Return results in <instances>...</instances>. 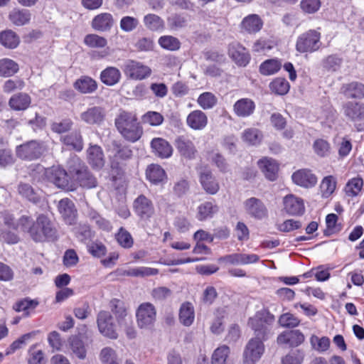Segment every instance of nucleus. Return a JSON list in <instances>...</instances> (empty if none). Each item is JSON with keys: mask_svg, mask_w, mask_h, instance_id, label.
<instances>
[{"mask_svg": "<svg viewBox=\"0 0 364 364\" xmlns=\"http://www.w3.org/2000/svg\"><path fill=\"white\" fill-rule=\"evenodd\" d=\"M195 311L193 306L190 302H184L179 310L180 322L185 326H190L194 321Z\"/></svg>", "mask_w": 364, "mask_h": 364, "instance_id": "42", "label": "nucleus"}, {"mask_svg": "<svg viewBox=\"0 0 364 364\" xmlns=\"http://www.w3.org/2000/svg\"><path fill=\"white\" fill-rule=\"evenodd\" d=\"M139 20L130 16H123L119 22V27L122 31L126 33H129L134 31L139 26Z\"/></svg>", "mask_w": 364, "mask_h": 364, "instance_id": "64", "label": "nucleus"}, {"mask_svg": "<svg viewBox=\"0 0 364 364\" xmlns=\"http://www.w3.org/2000/svg\"><path fill=\"white\" fill-rule=\"evenodd\" d=\"M18 191L20 195L33 203H38L41 200L32 186L28 183L19 184Z\"/></svg>", "mask_w": 364, "mask_h": 364, "instance_id": "58", "label": "nucleus"}, {"mask_svg": "<svg viewBox=\"0 0 364 364\" xmlns=\"http://www.w3.org/2000/svg\"><path fill=\"white\" fill-rule=\"evenodd\" d=\"M114 124L122 137L129 142L137 141L143 134V128L136 114L132 112L120 110L114 119Z\"/></svg>", "mask_w": 364, "mask_h": 364, "instance_id": "2", "label": "nucleus"}, {"mask_svg": "<svg viewBox=\"0 0 364 364\" xmlns=\"http://www.w3.org/2000/svg\"><path fill=\"white\" fill-rule=\"evenodd\" d=\"M206 159L211 164L215 165L220 171L226 173L228 171L229 165L225 158L218 149H212L206 151Z\"/></svg>", "mask_w": 364, "mask_h": 364, "instance_id": "41", "label": "nucleus"}, {"mask_svg": "<svg viewBox=\"0 0 364 364\" xmlns=\"http://www.w3.org/2000/svg\"><path fill=\"white\" fill-rule=\"evenodd\" d=\"M136 322L140 328H151L156 318L154 306L149 302L139 305L136 312Z\"/></svg>", "mask_w": 364, "mask_h": 364, "instance_id": "9", "label": "nucleus"}, {"mask_svg": "<svg viewBox=\"0 0 364 364\" xmlns=\"http://www.w3.org/2000/svg\"><path fill=\"white\" fill-rule=\"evenodd\" d=\"M199 181L204 191L208 194L215 195L220 189L218 181L212 171L208 169H205L200 172Z\"/></svg>", "mask_w": 364, "mask_h": 364, "instance_id": "23", "label": "nucleus"}, {"mask_svg": "<svg viewBox=\"0 0 364 364\" xmlns=\"http://www.w3.org/2000/svg\"><path fill=\"white\" fill-rule=\"evenodd\" d=\"M304 335L299 330H290L280 333L277 337V343L288 345L289 347H297L304 343Z\"/></svg>", "mask_w": 364, "mask_h": 364, "instance_id": "22", "label": "nucleus"}, {"mask_svg": "<svg viewBox=\"0 0 364 364\" xmlns=\"http://www.w3.org/2000/svg\"><path fill=\"white\" fill-rule=\"evenodd\" d=\"M68 343L73 354L80 360L85 359L87 356V348L81 334L70 336Z\"/></svg>", "mask_w": 364, "mask_h": 364, "instance_id": "38", "label": "nucleus"}, {"mask_svg": "<svg viewBox=\"0 0 364 364\" xmlns=\"http://www.w3.org/2000/svg\"><path fill=\"white\" fill-rule=\"evenodd\" d=\"M44 151L43 143L38 140L26 141L16 148V154L19 159L30 161L40 159Z\"/></svg>", "mask_w": 364, "mask_h": 364, "instance_id": "7", "label": "nucleus"}, {"mask_svg": "<svg viewBox=\"0 0 364 364\" xmlns=\"http://www.w3.org/2000/svg\"><path fill=\"white\" fill-rule=\"evenodd\" d=\"M61 140L64 144L71 146L77 151L83 148L82 137L79 131H75L64 136Z\"/></svg>", "mask_w": 364, "mask_h": 364, "instance_id": "46", "label": "nucleus"}, {"mask_svg": "<svg viewBox=\"0 0 364 364\" xmlns=\"http://www.w3.org/2000/svg\"><path fill=\"white\" fill-rule=\"evenodd\" d=\"M197 210L196 218L199 221H205L213 218L219 208L214 201H205L198 205Z\"/></svg>", "mask_w": 364, "mask_h": 364, "instance_id": "37", "label": "nucleus"}, {"mask_svg": "<svg viewBox=\"0 0 364 364\" xmlns=\"http://www.w3.org/2000/svg\"><path fill=\"white\" fill-rule=\"evenodd\" d=\"M9 20L16 26L27 24L31 20V13L27 9H14L9 16Z\"/></svg>", "mask_w": 364, "mask_h": 364, "instance_id": "45", "label": "nucleus"}, {"mask_svg": "<svg viewBox=\"0 0 364 364\" xmlns=\"http://www.w3.org/2000/svg\"><path fill=\"white\" fill-rule=\"evenodd\" d=\"M144 23L148 29L152 31H161L164 28V20L158 15L154 14H149L144 16Z\"/></svg>", "mask_w": 364, "mask_h": 364, "instance_id": "49", "label": "nucleus"}, {"mask_svg": "<svg viewBox=\"0 0 364 364\" xmlns=\"http://www.w3.org/2000/svg\"><path fill=\"white\" fill-rule=\"evenodd\" d=\"M343 115L351 122L364 119V102L360 101H347L342 105Z\"/></svg>", "mask_w": 364, "mask_h": 364, "instance_id": "17", "label": "nucleus"}, {"mask_svg": "<svg viewBox=\"0 0 364 364\" xmlns=\"http://www.w3.org/2000/svg\"><path fill=\"white\" fill-rule=\"evenodd\" d=\"M255 103L249 98H242L235 102L233 109L240 117H247L252 115L255 109Z\"/></svg>", "mask_w": 364, "mask_h": 364, "instance_id": "32", "label": "nucleus"}, {"mask_svg": "<svg viewBox=\"0 0 364 364\" xmlns=\"http://www.w3.org/2000/svg\"><path fill=\"white\" fill-rule=\"evenodd\" d=\"M283 210L289 215H301L305 211L304 200L293 194H289L283 198Z\"/></svg>", "mask_w": 364, "mask_h": 364, "instance_id": "18", "label": "nucleus"}, {"mask_svg": "<svg viewBox=\"0 0 364 364\" xmlns=\"http://www.w3.org/2000/svg\"><path fill=\"white\" fill-rule=\"evenodd\" d=\"M257 164L266 178L271 181L277 179L279 165L274 159L264 157L258 161Z\"/></svg>", "mask_w": 364, "mask_h": 364, "instance_id": "28", "label": "nucleus"}, {"mask_svg": "<svg viewBox=\"0 0 364 364\" xmlns=\"http://www.w3.org/2000/svg\"><path fill=\"white\" fill-rule=\"evenodd\" d=\"M321 33L310 29L300 34L296 41V50L301 53H312L319 50L321 46Z\"/></svg>", "mask_w": 364, "mask_h": 364, "instance_id": "6", "label": "nucleus"}, {"mask_svg": "<svg viewBox=\"0 0 364 364\" xmlns=\"http://www.w3.org/2000/svg\"><path fill=\"white\" fill-rule=\"evenodd\" d=\"M338 216L335 213L328 214L326 217V229L324 235L329 236L338 233L341 230V225L337 223Z\"/></svg>", "mask_w": 364, "mask_h": 364, "instance_id": "56", "label": "nucleus"}, {"mask_svg": "<svg viewBox=\"0 0 364 364\" xmlns=\"http://www.w3.org/2000/svg\"><path fill=\"white\" fill-rule=\"evenodd\" d=\"M151 148L155 156L161 159H168L172 156L173 148L164 139L155 137L151 141Z\"/></svg>", "mask_w": 364, "mask_h": 364, "instance_id": "24", "label": "nucleus"}, {"mask_svg": "<svg viewBox=\"0 0 364 364\" xmlns=\"http://www.w3.org/2000/svg\"><path fill=\"white\" fill-rule=\"evenodd\" d=\"M19 70L17 63L9 58L0 60V76L8 77L14 75Z\"/></svg>", "mask_w": 364, "mask_h": 364, "instance_id": "47", "label": "nucleus"}, {"mask_svg": "<svg viewBox=\"0 0 364 364\" xmlns=\"http://www.w3.org/2000/svg\"><path fill=\"white\" fill-rule=\"evenodd\" d=\"M175 146L181 155L185 158L191 159L195 157L196 153L195 145L187 136H178L175 140Z\"/></svg>", "mask_w": 364, "mask_h": 364, "instance_id": "29", "label": "nucleus"}, {"mask_svg": "<svg viewBox=\"0 0 364 364\" xmlns=\"http://www.w3.org/2000/svg\"><path fill=\"white\" fill-rule=\"evenodd\" d=\"M343 61V58L339 55L331 54L322 60L321 65L327 72L334 73L341 68Z\"/></svg>", "mask_w": 364, "mask_h": 364, "instance_id": "43", "label": "nucleus"}, {"mask_svg": "<svg viewBox=\"0 0 364 364\" xmlns=\"http://www.w3.org/2000/svg\"><path fill=\"white\" fill-rule=\"evenodd\" d=\"M230 353V348L226 345L219 346L212 355L211 364H226Z\"/></svg>", "mask_w": 364, "mask_h": 364, "instance_id": "53", "label": "nucleus"}, {"mask_svg": "<svg viewBox=\"0 0 364 364\" xmlns=\"http://www.w3.org/2000/svg\"><path fill=\"white\" fill-rule=\"evenodd\" d=\"M159 274V269L148 267H140L136 268H131L127 270H124L123 275L129 277H148L152 275H156Z\"/></svg>", "mask_w": 364, "mask_h": 364, "instance_id": "51", "label": "nucleus"}, {"mask_svg": "<svg viewBox=\"0 0 364 364\" xmlns=\"http://www.w3.org/2000/svg\"><path fill=\"white\" fill-rule=\"evenodd\" d=\"M242 139L250 145H256L260 143L262 139V132L256 128H249L244 130Z\"/></svg>", "mask_w": 364, "mask_h": 364, "instance_id": "57", "label": "nucleus"}, {"mask_svg": "<svg viewBox=\"0 0 364 364\" xmlns=\"http://www.w3.org/2000/svg\"><path fill=\"white\" fill-rule=\"evenodd\" d=\"M336 187V180L333 176H328L322 180L320 188L322 193V196L328 198L330 196Z\"/></svg>", "mask_w": 364, "mask_h": 364, "instance_id": "61", "label": "nucleus"}, {"mask_svg": "<svg viewBox=\"0 0 364 364\" xmlns=\"http://www.w3.org/2000/svg\"><path fill=\"white\" fill-rule=\"evenodd\" d=\"M246 213L256 220L267 218L268 210L264 203L259 198L251 197L244 202Z\"/></svg>", "mask_w": 364, "mask_h": 364, "instance_id": "16", "label": "nucleus"}, {"mask_svg": "<svg viewBox=\"0 0 364 364\" xmlns=\"http://www.w3.org/2000/svg\"><path fill=\"white\" fill-rule=\"evenodd\" d=\"M114 23V20L111 14L101 13L93 18L92 27L95 31L106 32L111 30Z\"/></svg>", "mask_w": 364, "mask_h": 364, "instance_id": "30", "label": "nucleus"}, {"mask_svg": "<svg viewBox=\"0 0 364 364\" xmlns=\"http://www.w3.org/2000/svg\"><path fill=\"white\" fill-rule=\"evenodd\" d=\"M43 176L45 181L53 183L58 188L67 191L75 190V185L69 181V176L67 171L60 166H53L46 168Z\"/></svg>", "mask_w": 364, "mask_h": 364, "instance_id": "5", "label": "nucleus"}, {"mask_svg": "<svg viewBox=\"0 0 364 364\" xmlns=\"http://www.w3.org/2000/svg\"><path fill=\"white\" fill-rule=\"evenodd\" d=\"M341 92L347 99L360 101L364 99V84L359 81H352L342 85Z\"/></svg>", "mask_w": 364, "mask_h": 364, "instance_id": "19", "label": "nucleus"}, {"mask_svg": "<svg viewBox=\"0 0 364 364\" xmlns=\"http://www.w3.org/2000/svg\"><path fill=\"white\" fill-rule=\"evenodd\" d=\"M110 167L117 176L124 175L127 162L132 158L133 151L129 146L119 140H113L109 146Z\"/></svg>", "mask_w": 364, "mask_h": 364, "instance_id": "3", "label": "nucleus"}, {"mask_svg": "<svg viewBox=\"0 0 364 364\" xmlns=\"http://www.w3.org/2000/svg\"><path fill=\"white\" fill-rule=\"evenodd\" d=\"M31 104V98L26 92L15 94L9 100V107L15 111H24L30 107Z\"/></svg>", "mask_w": 364, "mask_h": 364, "instance_id": "34", "label": "nucleus"}, {"mask_svg": "<svg viewBox=\"0 0 364 364\" xmlns=\"http://www.w3.org/2000/svg\"><path fill=\"white\" fill-rule=\"evenodd\" d=\"M110 309L112 312L116 316L117 321L119 326L123 323H129L132 318L127 316V309L123 301L119 299H114L110 301Z\"/></svg>", "mask_w": 364, "mask_h": 364, "instance_id": "35", "label": "nucleus"}, {"mask_svg": "<svg viewBox=\"0 0 364 364\" xmlns=\"http://www.w3.org/2000/svg\"><path fill=\"white\" fill-rule=\"evenodd\" d=\"M133 208L136 215L141 220H149L155 213L153 202L143 194L134 200Z\"/></svg>", "mask_w": 364, "mask_h": 364, "instance_id": "13", "label": "nucleus"}, {"mask_svg": "<svg viewBox=\"0 0 364 364\" xmlns=\"http://www.w3.org/2000/svg\"><path fill=\"white\" fill-rule=\"evenodd\" d=\"M363 181L361 178H353L349 180L345 186V192L348 196L355 197L358 195L362 189Z\"/></svg>", "mask_w": 364, "mask_h": 364, "instance_id": "55", "label": "nucleus"}, {"mask_svg": "<svg viewBox=\"0 0 364 364\" xmlns=\"http://www.w3.org/2000/svg\"><path fill=\"white\" fill-rule=\"evenodd\" d=\"M259 259V257L256 254L234 253L221 257L218 259V261L233 265H244L256 263Z\"/></svg>", "mask_w": 364, "mask_h": 364, "instance_id": "21", "label": "nucleus"}, {"mask_svg": "<svg viewBox=\"0 0 364 364\" xmlns=\"http://www.w3.org/2000/svg\"><path fill=\"white\" fill-rule=\"evenodd\" d=\"M73 87L83 95L92 94L97 90L98 84L90 76L82 75L74 82Z\"/></svg>", "mask_w": 364, "mask_h": 364, "instance_id": "27", "label": "nucleus"}, {"mask_svg": "<svg viewBox=\"0 0 364 364\" xmlns=\"http://www.w3.org/2000/svg\"><path fill=\"white\" fill-rule=\"evenodd\" d=\"M19 43V37L14 31L6 30L0 33V43L5 48L14 49Z\"/></svg>", "mask_w": 364, "mask_h": 364, "instance_id": "44", "label": "nucleus"}, {"mask_svg": "<svg viewBox=\"0 0 364 364\" xmlns=\"http://www.w3.org/2000/svg\"><path fill=\"white\" fill-rule=\"evenodd\" d=\"M164 120V116L155 111H148L141 116V121L152 127L161 125Z\"/></svg>", "mask_w": 364, "mask_h": 364, "instance_id": "59", "label": "nucleus"}, {"mask_svg": "<svg viewBox=\"0 0 364 364\" xmlns=\"http://www.w3.org/2000/svg\"><path fill=\"white\" fill-rule=\"evenodd\" d=\"M290 88L289 82L282 77H277L273 80L269 84L270 90L279 95H286Z\"/></svg>", "mask_w": 364, "mask_h": 364, "instance_id": "52", "label": "nucleus"}, {"mask_svg": "<svg viewBox=\"0 0 364 364\" xmlns=\"http://www.w3.org/2000/svg\"><path fill=\"white\" fill-rule=\"evenodd\" d=\"M38 305V299H32L30 297H25L17 301L14 304L13 309L16 312H23V317H30Z\"/></svg>", "mask_w": 364, "mask_h": 364, "instance_id": "31", "label": "nucleus"}, {"mask_svg": "<svg viewBox=\"0 0 364 364\" xmlns=\"http://www.w3.org/2000/svg\"><path fill=\"white\" fill-rule=\"evenodd\" d=\"M274 321V316L267 310L257 311L250 318L249 326L254 331L255 337L267 341L271 333V325Z\"/></svg>", "mask_w": 364, "mask_h": 364, "instance_id": "4", "label": "nucleus"}, {"mask_svg": "<svg viewBox=\"0 0 364 364\" xmlns=\"http://www.w3.org/2000/svg\"><path fill=\"white\" fill-rule=\"evenodd\" d=\"M87 161L92 168L100 170L105 164L102 149L98 145H91L87 150Z\"/></svg>", "mask_w": 364, "mask_h": 364, "instance_id": "25", "label": "nucleus"}, {"mask_svg": "<svg viewBox=\"0 0 364 364\" xmlns=\"http://www.w3.org/2000/svg\"><path fill=\"white\" fill-rule=\"evenodd\" d=\"M263 26V21L257 14H249L241 22V28L249 33L259 32Z\"/></svg>", "mask_w": 364, "mask_h": 364, "instance_id": "36", "label": "nucleus"}, {"mask_svg": "<svg viewBox=\"0 0 364 364\" xmlns=\"http://www.w3.org/2000/svg\"><path fill=\"white\" fill-rule=\"evenodd\" d=\"M282 68V63L277 59L264 60L259 65V73L263 75H272L277 73Z\"/></svg>", "mask_w": 364, "mask_h": 364, "instance_id": "48", "label": "nucleus"}, {"mask_svg": "<svg viewBox=\"0 0 364 364\" xmlns=\"http://www.w3.org/2000/svg\"><path fill=\"white\" fill-rule=\"evenodd\" d=\"M79 186L83 188L91 189L96 188L98 181L96 177L89 170L87 166L82 165L71 171Z\"/></svg>", "mask_w": 364, "mask_h": 364, "instance_id": "12", "label": "nucleus"}, {"mask_svg": "<svg viewBox=\"0 0 364 364\" xmlns=\"http://www.w3.org/2000/svg\"><path fill=\"white\" fill-rule=\"evenodd\" d=\"M186 123L194 130H202L208 124V117L201 110H193L187 117Z\"/></svg>", "mask_w": 364, "mask_h": 364, "instance_id": "33", "label": "nucleus"}, {"mask_svg": "<svg viewBox=\"0 0 364 364\" xmlns=\"http://www.w3.org/2000/svg\"><path fill=\"white\" fill-rule=\"evenodd\" d=\"M167 24L171 30L178 31L188 25L187 15L173 14L167 18Z\"/></svg>", "mask_w": 364, "mask_h": 364, "instance_id": "50", "label": "nucleus"}, {"mask_svg": "<svg viewBox=\"0 0 364 364\" xmlns=\"http://www.w3.org/2000/svg\"><path fill=\"white\" fill-rule=\"evenodd\" d=\"M117 242L124 248H130L133 246L134 240L131 234L123 228H120L115 235Z\"/></svg>", "mask_w": 364, "mask_h": 364, "instance_id": "63", "label": "nucleus"}, {"mask_svg": "<svg viewBox=\"0 0 364 364\" xmlns=\"http://www.w3.org/2000/svg\"><path fill=\"white\" fill-rule=\"evenodd\" d=\"M20 232L27 234L36 242H53L58 240V231L48 217L39 214L34 220L32 216L23 215L18 218Z\"/></svg>", "mask_w": 364, "mask_h": 364, "instance_id": "1", "label": "nucleus"}, {"mask_svg": "<svg viewBox=\"0 0 364 364\" xmlns=\"http://www.w3.org/2000/svg\"><path fill=\"white\" fill-rule=\"evenodd\" d=\"M89 217L90 220L94 223L99 229H101L104 231L109 232L112 230V225L110 222L105 218H102L98 213L95 210H91L89 213Z\"/></svg>", "mask_w": 364, "mask_h": 364, "instance_id": "62", "label": "nucleus"}, {"mask_svg": "<svg viewBox=\"0 0 364 364\" xmlns=\"http://www.w3.org/2000/svg\"><path fill=\"white\" fill-rule=\"evenodd\" d=\"M291 178L295 184L306 188H312L317 183V177L307 168L294 172Z\"/></svg>", "mask_w": 364, "mask_h": 364, "instance_id": "20", "label": "nucleus"}, {"mask_svg": "<svg viewBox=\"0 0 364 364\" xmlns=\"http://www.w3.org/2000/svg\"><path fill=\"white\" fill-rule=\"evenodd\" d=\"M158 43L159 46L165 50L176 51L180 49L181 42L174 36H163L159 38Z\"/></svg>", "mask_w": 364, "mask_h": 364, "instance_id": "54", "label": "nucleus"}, {"mask_svg": "<svg viewBox=\"0 0 364 364\" xmlns=\"http://www.w3.org/2000/svg\"><path fill=\"white\" fill-rule=\"evenodd\" d=\"M84 43L90 48H102L107 46V41L102 36L92 33L85 36Z\"/></svg>", "mask_w": 364, "mask_h": 364, "instance_id": "60", "label": "nucleus"}, {"mask_svg": "<svg viewBox=\"0 0 364 364\" xmlns=\"http://www.w3.org/2000/svg\"><path fill=\"white\" fill-rule=\"evenodd\" d=\"M228 53L230 58L240 67L247 66L251 59L250 54L246 48L237 42L229 44Z\"/></svg>", "mask_w": 364, "mask_h": 364, "instance_id": "15", "label": "nucleus"}, {"mask_svg": "<svg viewBox=\"0 0 364 364\" xmlns=\"http://www.w3.org/2000/svg\"><path fill=\"white\" fill-rule=\"evenodd\" d=\"M58 210L67 224L72 225L75 223L77 210L75 204L68 198H63L59 201Z\"/></svg>", "mask_w": 364, "mask_h": 364, "instance_id": "26", "label": "nucleus"}, {"mask_svg": "<svg viewBox=\"0 0 364 364\" xmlns=\"http://www.w3.org/2000/svg\"><path fill=\"white\" fill-rule=\"evenodd\" d=\"M97 325L100 333L105 338L116 340L119 335L113 316L107 311H100L97 316Z\"/></svg>", "mask_w": 364, "mask_h": 364, "instance_id": "8", "label": "nucleus"}, {"mask_svg": "<svg viewBox=\"0 0 364 364\" xmlns=\"http://www.w3.org/2000/svg\"><path fill=\"white\" fill-rule=\"evenodd\" d=\"M265 340L252 338L247 343L243 352V362L245 364H255L264 352Z\"/></svg>", "mask_w": 364, "mask_h": 364, "instance_id": "10", "label": "nucleus"}, {"mask_svg": "<svg viewBox=\"0 0 364 364\" xmlns=\"http://www.w3.org/2000/svg\"><path fill=\"white\" fill-rule=\"evenodd\" d=\"M146 176L147 180L155 185L166 180V173L164 169L161 166L154 164L148 166L146 170Z\"/></svg>", "mask_w": 364, "mask_h": 364, "instance_id": "39", "label": "nucleus"}, {"mask_svg": "<svg viewBox=\"0 0 364 364\" xmlns=\"http://www.w3.org/2000/svg\"><path fill=\"white\" fill-rule=\"evenodd\" d=\"M123 71L127 77L136 80L149 77L152 72L149 66L134 60H128L124 63Z\"/></svg>", "mask_w": 364, "mask_h": 364, "instance_id": "11", "label": "nucleus"}, {"mask_svg": "<svg viewBox=\"0 0 364 364\" xmlns=\"http://www.w3.org/2000/svg\"><path fill=\"white\" fill-rule=\"evenodd\" d=\"M121 77L122 75L118 68L109 66L100 73V79L105 85L113 86L120 81Z\"/></svg>", "mask_w": 364, "mask_h": 364, "instance_id": "40", "label": "nucleus"}, {"mask_svg": "<svg viewBox=\"0 0 364 364\" xmlns=\"http://www.w3.org/2000/svg\"><path fill=\"white\" fill-rule=\"evenodd\" d=\"M105 117V109L101 106L89 107L80 114V120L88 125H100Z\"/></svg>", "mask_w": 364, "mask_h": 364, "instance_id": "14", "label": "nucleus"}]
</instances>
